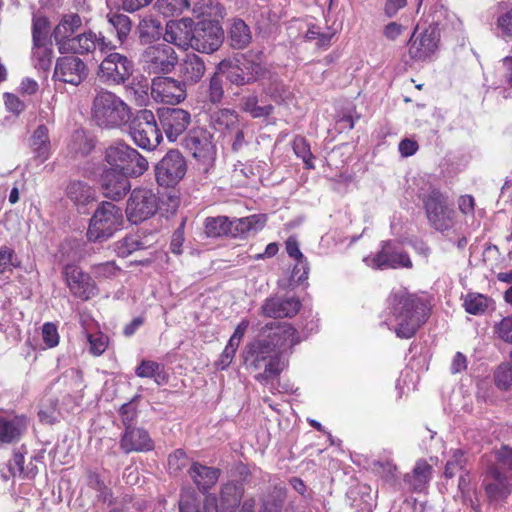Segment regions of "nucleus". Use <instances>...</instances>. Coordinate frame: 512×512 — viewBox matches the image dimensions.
Segmentation results:
<instances>
[{
    "label": "nucleus",
    "mask_w": 512,
    "mask_h": 512,
    "mask_svg": "<svg viewBox=\"0 0 512 512\" xmlns=\"http://www.w3.org/2000/svg\"><path fill=\"white\" fill-rule=\"evenodd\" d=\"M115 47L107 40L101 33L96 34L93 31L84 32L61 44L59 52L61 54L73 53L79 55H86L93 53L99 49L101 53H107Z\"/></svg>",
    "instance_id": "15"
},
{
    "label": "nucleus",
    "mask_w": 512,
    "mask_h": 512,
    "mask_svg": "<svg viewBox=\"0 0 512 512\" xmlns=\"http://www.w3.org/2000/svg\"><path fill=\"white\" fill-rule=\"evenodd\" d=\"M42 337L47 347L52 348L59 343V334L55 324L47 322L42 327Z\"/></svg>",
    "instance_id": "61"
},
{
    "label": "nucleus",
    "mask_w": 512,
    "mask_h": 512,
    "mask_svg": "<svg viewBox=\"0 0 512 512\" xmlns=\"http://www.w3.org/2000/svg\"><path fill=\"white\" fill-rule=\"evenodd\" d=\"M189 6L188 0H157L155 3V8L166 17L178 15Z\"/></svg>",
    "instance_id": "47"
},
{
    "label": "nucleus",
    "mask_w": 512,
    "mask_h": 512,
    "mask_svg": "<svg viewBox=\"0 0 512 512\" xmlns=\"http://www.w3.org/2000/svg\"><path fill=\"white\" fill-rule=\"evenodd\" d=\"M160 370V364L150 360H143L136 368V375L141 378H153Z\"/></svg>",
    "instance_id": "60"
},
{
    "label": "nucleus",
    "mask_w": 512,
    "mask_h": 512,
    "mask_svg": "<svg viewBox=\"0 0 512 512\" xmlns=\"http://www.w3.org/2000/svg\"><path fill=\"white\" fill-rule=\"evenodd\" d=\"M49 21L43 16H34L32 20V41L34 49L39 52L43 46L49 44Z\"/></svg>",
    "instance_id": "38"
},
{
    "label": "nucleus",
    "mask_w": 512,
    "mask_h": 512,
    "mask_svg": "<svg viewBox=\"0 0 512 512\" xmlns=\"http://www.w3.org/2000/svg\"><path fill=\"white\" fill-rule=\"evenodd\" d=\"M62 273L70 292L75 297L88 300L97 294L94 280L77 265L67 264Z\"/></svg>",
    "instance_id": "21"
},
{
    "label": "nucleus",
    "mask_w": 512,
    "mask_h": 512,
    "mask_svg": "<svg viewBox=\"0 0 512 512\" xmlns=\"http://www.w3.org/2000/svg\"><path fill=\"white\" fill-rule=\"evenodd\" d=\"M238 122V114L232 109H218L210 115L211 127L224 135L234 131Z\"/></svg>",
    "instance_id": "33"
},
{
    "label": "nucleus",
    "mask_w": 512,
    "mask_h": 512,
    "mask_svg": "<svg viewBox=\"0 0 512 512\" xmlns=\"http://www.w3.org/2000/svg\"><path fill=\"white\" fill-rule=\"evenodd\" d=\"M53 77L55 80L79 85L87 77L86 64L76 56H65L57 60Z\"/></svg>",
    "instance_id": "23"
},
{
    "label": "nucleus",
    "mask_w": 512,
    "mask_h": 512,
    "mask_svg": "<svg viewBox=\"0 0 512 512\" xmlns=\"http://www.w3.org/2000/svg\"><path fill=\"white\" fill-rule=\"evenodd\" d=\"M129 133L134 143L146 150H153L162 140V134L158 128L156 118L153 112L148 109L137 112L130 123Z\"/></svg>",
    "instance_id": "9"
},
{
    "label": "nucleus",
    "mask_w": 512,
    "mask_h": 512,
    "mask_svg": "<svg viewBox=\"0 0 512 512\" xmlns=\"http://www.w3.org/2000/svg\"><path fill=\"white\" fill-rule=\"evenodd\" d=\"M432 470V466L426 460L419 459L412 472L405 474V485L414 492L424 491L431 480Z\"/></svg>",
    "instance_id": "30"
},
{
    "label": "nucleus",
    "mask_w": 512,
    "mask_h": 512,
    "mask_svg": "<svg viewBox=\"0 0 512 512\" xmlns=\"http://www.w3.org/2000/svg\"><path fill=\"white\" fill-rule=\"evenodd\" d=\"M189 474L198 489L202 492H206L217 483L220 470L218 468L194 463L189 469Z\"/></svg>",
    "instance_id": "31"
},
{
    "label": "nucleus",
    "mask_w": 512,
    "mask_h": 512,
    "mask_svg": "<svg viewBox=\"0 0 512 512\" xmlns=\"http://www.w3.org/2000/svg\"><path fill=\"white\" fill-rule=\"evenodd\" d=\"M364 262L367 266L380 270L412 267L409 255L391 241L383 242L381 250L375 255L365 257Z\"/></svg>",
    "instance_id": "13"
},
{
    "label": "nucleus",
    "mask_w": 512,
    "mask_h": 512,
    "mask_svg": "<svg viewBox=\"0 0 512 512\" xmlns=\"http://www.w3.org/2000/svg\"><path fill=\"white\" fill-rule=\"evenodd\" d=\"M105 54L106 56L101 61L97 71L98 79L108 86L125 83L133 74V61L123 54L112 52V50Z\"/></svg>",
    "instance_id": "10"
},
{
    "label": "nucleus",
    "mask_w": 512,
    "mask_h": 512,
    "mask_svg": "<svg viewBox=\"0 0 512 512\" xmlns=\"http://www.w3.org/2000/svg\"><path fill=\"white\" fill-rule=\"evenodd\" d=\"M495 463L490 467H498L499 471L505 470L512 477V448L502 446L494 453Z\"/></svg>",
    "instance_id": "51"
},
{
    "label": "nucleus",
    "mask_w": 512,
    "mask_h": 512,
    "mask_svg": "<svg viewBox=\"0 0 512 512\" xmlns=\"http://www.w3.org/2000/svg\"><path fill=\"white\" fill-rule=\"evenodd\" d=\"M195 26L194 21L190 18L171 20L166 24L164 40L167 43L187 50L192 47Z\"/></svg>",
    "instance_id": "24"
},
{
    "label": "nucleus",
    "mask_w": 512,
    "mask_h": 512,
    "mask_svg": "<svg viewBox=\"0 0 512 512\" xmlns=\"http://www.w3.org/2000/svg\"><path fill=\"white\" fill-rule=\"evenodd\" d=\"M496 335L507 343H512V315L503 318L495 326Z\"/></svg>",
    "instance_id": "59"
},
{
    "label": "nucleus",
    "mask_w": 512,
    "mask_h": 512,
    "mask_svg": "<svg viewBox=\"0 0 512 512\" xmlns=\"http://www.w3.org/2000/svg\"><path fill=\"white\" fill-rule=\"evenodd\" d=\"M29 421L24 414L0 409V446L19 442L28 429Z\"/></svg>",
    "instance_id": "20"
},
{
    "label": "nucleus",
    "mask_w": 512,
    "mask_h": 512,
    "mask_svg": "<svg viewBox=\"0 0 512 512\" xmlns=\"http://www.w3.org/2000/svg\"><path fill=\"white\" fill-rule=\"evenodd\" d=\"M229 39L233 48L243 49L247 47L252 40L249 26L242 19H234L230 26Z\"/></svg>",
    "instance_id": "36"
},
{
    "label": "nucleus",
    "mask_w": 512,
    "mask_h": 512,
    "mask_svg": "<svg viewBox=\"0 0 512 512\" xmlns=\"http://www.w3.org/2000/svg\"><path fill=\"white\" fill-rule=\"evenodd\" d=\"M30 146L35 156L39 158L41 162L49 158L51 145L46 126L40 125L37 127L30 139Z\"/></svg>",
    "instance_id": "34"
},
{
    "label": "nucleus",
    "mask_w": 512,
    "mask_h": 512,
    "mask_svg": "<svg viewBox=\"0 0 512 512\" xmlns=\"http://www.w3.org/2000/svg\"><path fill=\"white\" fill-rule=\"evenodd\" d=\"M266 73L263 65L262 53L247 51L235 58V63H230L227 71V79L236 86H244L255 83Z\"/></svg>",
    "instance_id": "8"
},
{
    "label": "nucleus",
    "mask_w": 512,
    "mask_h": 512,
    "mask_svg": "<svg viewBox=\"0 0 512 512\" xmlns=\"http://www.w3.org/2000/svg\"><path fill=\"white\" fill-rule=\"evenodd\" d=\"M482 487L487 500L492 505H501L512 492L509 477L499 471L498 467H488L484 473Z\"/></svg>",
    "instance_id": "17"
},
{
    "label": "nucleus",
    "mask_w": 512,
    "mask_h": 512,
    "mask_svg": "<svg viewBox=\"0 0 512 512\" xmlns=\"http://www.w3.org/2000/svg\"><path fill=\"white\" fill-rule=\"evenodd\" d=\"M86 338L89 343V352L94 356L102 355L108 347L109 338L101 331L87 332Z\"/></svg>",
    "instance_id": "49"
},
{
    "label": "nucleus",
    "mask_w": 512,
    "mask_h": 512,
    "mask_svg": "<svg viewBox=\"0 0 512 512\" xmlns=\"http://www.w3.org/2000/svg\"><path fill=\"white\" fill-rule=\"evenodd\" d=\"M91 116L100 128L117 129L130 121L131 110L115 93L100 90L93 99Z\"/></svg>",
    "instance_id": "3"
},
{
    "label": "nucleus",
    "mask_w": 512,
    "mask_h": 512,
    "mask_svg": "<svg viewBox=\"0 0 512 512\" xmlns=\"http://www.w3.org/2000/svg\"><path fill=\"white\" fill-rule=\"evenodd\" d=\"M300 342L297 330L288 323L266 324L258 339L246 347L245 364L256 372L255 379L275 393H288V384H281L279 376L286 363L282 355Z\"/></svg>",
    "instance_id": "1"
},
{
    "label": "nucleus",
    "mask_w": 512,
    "mask_h": 512,
    "mask_svg": "<svg viewBox=\"0 0 512 512\" xmlns=\"http://www.w3.org/2000/svg\"><path fill=\"white\" fill-rule=\"evenodd\" d=\"M149 246L150 244L140 234H131L117 243V253L121 257H127L133 252L146 249Z\"/></svg>",
    "instance_id": "40"
},
{
    "label": "nucleus",
    "mask_w": 512,
    "mask_h": 512,
    "mask_svg": "<svg viewBox=\"0 0 512 512\" xmlns=\"http://www.w3.org/2000/svg\"><path fill=\"white\" fill-rule=\"evenodd\" d=\"M247 232H249V222L246 221L245 217L229 219V237H242Z\"/></svg>",
    "instance_id": "62"
},
{
    "label": "nucleus",
    "mask_w": 512,
    "mask_h": 512,
    "mask_svg": "<svg viewBox=\"0 0 512 512\" xmlns=\"http://www.w3.org/2000/svg\"><path fill=\"white\" fill-rule=\"evenodd\" d=\"M180 512H205L202 501L194 492H184L179 501Z\"/></svg>",
    "instance_id": "50"
},
{
    "label": "nucleus",
    "mask_w": 512,
    "mask_h": 512,
    "mask_svg": "<svg viewBox=\"0 0 512 512\" xmlns=\"http://www.w3.org/2000/svg\"><path fill=\"white\" fill-rule=\"evenodd\" d=\"M66 194L77 205H86L93 200L92 188L83 181H71L66 188Z\"/></svg>",
    "instance_id": "37"
},
{
    "label": "nucleus",
    "mask_w": 512,
    "mask_h": 512,
    "mask_svg": "<svg viewBox=\"0 0 512 512\" xmlns=\"http://www.w3.org/2000/svg\"><path fill=\"white\" fill-rule=\"evenodd\" d=\"M188 465V457L182 449L175 450L168 457V469L171 474H178Z\"/></svg>",
    "instance_id": "54"
},
{
    "label": "nucleus",
    "mask_w": 512,
    "mask_h": 512,
    "mask_svg": "<svg viewBox=\"0 0 512 512\" xmlns=\"http://www.w3.org/2000/svg\"><path fill=\"white\" fill-rule=\"evenodd\" d=\"M120 447L125 453L150 451L154 443L148 432L142 428L128 427L120 440Z\"/></svg>",
    "instance_id": "29"
},
{
    "label": "nucleus",
    "mask_w": 512,
    "mask_h": 512,
    "mask_svg": "<svg viewBox=\"0 0 512 512\" xmlns=\"http://www.w3.org/2000/svg\"><path fill=\"white\" fill-rule=\"evenodd\" d=\"M159 120L169 141L174 142L191 123V115L182 108H163L159 110Z\"/></svg>",
    "instance_id": "22"
},
{
    "label": "nucleus",
    "mask_w": 512,
    "mask_h": 512,
    "mask_svg": "<svg viewBox=\"0 0 512 512\" xmlns=\"http://www.w3.org/2000/svg\"><path fill=\"white\" fill-rule=\"evenodd\" d=\"M489 305V299L482 295L476 293H469L464 299V308L465 311L472 315H480L483 314Z\"/></svg>",
    "instance_id": "46"
},
{
    "label": "nucleus",
    "mask_w": 512,
    "mask_h": 512,
    "mask_svg": "<svg viewBox=\"0 0 512 512\" xmlns=\"http://www.w3.org/2000/svg\"><path fill=\"white\" fill-rule=\"evenodd\" d=\"M466 464V458L464 453L461 450L453 451L450 459L447 461L445 466L444 474L447 478H452L456 475L457 472L463 470Z\"/></svg>",
    "instance_id": "53"
},
{
    "label": "nucleus",
    "mask_w": 512,
    "mask_h": 512,
    "mask_svg": "<svg viewBox=\"0 0 512 512\" xmlns=\"http://www.w3.org/2000/svg\"><path fill=\"white\" fill-rule=\"evenodd\" d=\"M292 147L295 155L304 162L306 169L310 170L315 168L313 163L314 156L311 152L310 144L303 136H296L293 139Z\"/></svg>",
    "instance_id": "44"
},
{
    "label": "nucleus",
    "mask_w": 512,
    "mask_h": 512,
    "mask_svg": "<svg viewBox=\"0 0 512 512\" xmlns=\"http://www.w3.org/2000/svg\"><path fill=\"white\" fill-rule=\"evenodd\" d=\"M390 320L395 323L394 332L398 338L409 339L427 321L429 304L427 300L406 288L393 290L388 299Z\"/></svg>",
    "instance_id": "2"
},
{
    "label": "nucleus",
    "mask_w": 512,
    "mask_h": 512,
    "mask_svg": "<svg viewBox=\"0 0 512 512\" xmlns=\"http://www.w3.org/2000/svg\"><path fill=\"white\" fill-rule=\"evenodd\" d=\"M495 384L498 388L506 390L512 386V367L502 364L494 374Z\"/></svg>",
    "instance_id": "55"
},
{
    "label": "nucleus",
    "mask_w": 512,
    "mask_h": 512,
    "mask_svg": "<svg viewBox=\"0 0 512 512\" xmlns=\"http://www.w3.org/2000/svg\"><path fill=\"white\" fill-rule=\"evenodd\" d=\"M497 25L504 37L512 38V8L498 18Z\"/></svg>",
    "instance_id": "64"
},
{
    "label": "nucleus",
    "mask_w": 512,
    "mask_h": 512,
    "mask_svg": "<svg viewBox=\"0 0 512 512\" xmlns=\"http://www.w3.org/2000/svg\"><path fill=\"white\" fill-rule=\"evenodd\" d=\"M175 67L178 79L187 87L200 82L206 72L204 60L195 53L186 54L180 61L177 60Z\"/></svg>",
    "instance_id": "26"
},
{
    "label": "nucleus",
    "mask_w": 512,
    "mask_h": 512,
    "mask_svg": "<svg viewBox=\"0 0 512 512\" xmlns=\"http://www.w3.org/2000/svg\"><path fill=\"white\" fill-rule=\"evenodd\" d=\"M82 19L76 13L66 14L62 17L58 25L54 28L51 37L54 39L57 47L72 38V35L81 27Z\"/></svg>",
    "instance_id": "32"
},
{
    "label": "nucleus",
    "mask_w": 512,
    "mask_h": 512,
    "mask_svg": "<svg viewBox=\"0 0 512 512\" xmlns=\"http://www.w3.org/2000/svg\"><path fill=\"white\" fill-rule=\"evenodd\" d=\"M244 495V486L240 482H227L221 486L216 501V512H236Z\"/></svg>",
    "instance_id": "28"
},
{
    "label": "nucleus",
    "mask_w": 512,
    "mask_h": 512,
    "mask_svg": "<svg viewBox=\"0 0 512 512\" xmlns=\"http://www.w3.org/2000/svg\"><path fill=\"white\" fill-rule=\"evenodd\" d=\"M14 250L7 246L0 247V273H5L17 266Z\"/></svg>",
    "instance_id": "57"
},
{
    "label": "nucleus",
    "mask_w": 512,
    "mask_h": 512,
    "mask_svg": "<svg viewBox=\"0 0 512 512\" xmlns=\"http://www.w3.org/2000/svg\"><path fill=\"white\" fill-rule=\"evenodd\" d=\"M108 22L116 30L118 40L123 43L132 29V22L127 15L119 13H109L107 15Z\"/></svg>",
    "instance_id": "41"
},
{
    "label": "nucleus",
    "mask_w": 512,
    "mask_h": 512,
    "mask_svg": "<svg viewBox=\"0 0 512 512\" xmlns=\"http://www.w3.org/2000/svg\"><path fill=\"white\" fill-rule=\"evenodd\" d=\"M184 147L195 158L196 169L206 179L214 169L216 159V148L211 133L205 129L191 130L184 140Z\"/></svg>",
    "instance_id": "7"
},
{
    "label": "nucleus",
    "mask_w": 512,
    "mask_h": 512,
    "mask_svg": "<svg viewBox=\"0 0 512 512\" xmlns=\"http://www.w3.org/2000/svg\"><path fill=\"white\" fill-rule=\"evenodd\" d=\"M283 505V498L280 493L267 495L261 504L259 512H280Z\"/></svg>",
    "instance_id": "58"
},
{
    "label": "nucleus",
    "mask_w": 512,
    "mask_h": 512,
    "mask_svg": "<svg viewBox=\"0 0 512 512\" xmlns=\"http://www.w3.org/2000/svg\"><path fill=\"white\" fill-rule=\"evenodd\" d=\"M130 175L115 169H106L101 175V189L104 197L114 201L124 198L131 189Z\"/></svg>",
    "instance_id": "25"
},
{
    "label": "nucleus",
    "mask_w": 512,
    "mask_h": 512,
    "mask_svg": "<svg viewBox=\"0 0 512 512\" xmlns=\"http://www.w3.org/2000/svg\"><path fill=\"white\" fill-rule=\"evenodd\" d=\"M267 94L276 103H282L290 97L289 89L282 83H275L267 89Z\"/></svg>",
    "instance_id": "63"
},
{
    "label": "nucleus",
    "mask_w": 512,
    "mask_h": 512,
    "mask_svg": "<svg viewBox=\"0 0 512 512\" xmlns=\"http://www.w3.org/2000/svg\"><path fill=\"white\" fill-rule=\"evenodd\" d=\"M158 209L156 194L147 188L134 189L128 199L126 215L128 220L137 224L152 217Z\"/></svg>",
    "instance_id": "12"
},
{
    "label": "nucleus",
    "mask_w": 512,
    "mask_h": 512,
    "mask_svg": "<svg viewBox=\"0 0 512 512\" xmlns=\"http://www.w3.org/2000/svg\"><path fill=\"white\" fill-rule=\"evenodd\" d=\"M186 172V160L178 150H169L155 166L156 181L163 187H174Z\"/></svg>",
    "instance_id": "11"
},
{
    "label": "nucleus",
    "mask_w": 512,
    "mask_h": 512,
    "mask_svg": "<svg viewBox=\"0 0 512 512\" xmlns=\"http://www.w3.org/2000/svg\"><path fill=\"white\" fill-rule=\"evenodd\" d=\"M58 401L53 397L45 399L38 412L39 420L45 424H54L59 420Z\"/></svg>",
    "instance_id": "45"
},
{
    "label": "nucleus",
    "mask_w": 512,
    "mask_h": 512,
    "mask_svg": "<svg viewBox=\"0 0 512 512\" xmlns=\"http://www.w3.org/2000/svg\"><path fill=\"white\" fill-rule=\"evenodd\" d=\"M204 226L208 237L229 236V218L226 216L208 217Z\"/></svg>",
    "instance_id": "42"
},
{
    "label": "nucleus",
    "mask_w": 512,
    "mask_h": 512,
    "mask_svg": "<svg viewBox=\"0 0 512 512\" xmlns=\"http://www.w3.org/2000/svg\"><path fill=\"white\" fill-rule=\"evenodd\" d=\"M123 224L122 210L111 202H102L93 213L87 230L92 242H103L111 238Z\"/></svg>",
    "instance_id": "5"
},
{
    "label": "nucleus",
    "mask_w": 512,
    "mask_h": 512,
    "mask_svg": "<svg viewBox=\"0 0 512 512\" xmlns=\"http://www.w3.org/2000/svg\"><path fill=\"white\" fill-rule=\"evenodd\" d=\"M138 34L142 43H150L159 38L161 23L152 16H145L138 25Z\"/></svg>",
    "instance_id": "39"
},
{
    "label": "nucleus",
    "mask_w": 512,
    "mask_h": 512,
    "mask_svg": "<svg viewBox=\"0 0 512 512\" xmlns=\"http://www.w3.org/2000/svg\"><path fill=\"white\" fill-rule=\"evenodd\" d=\"M7 468L11 477L32 478L35 476L34 468H24V454L15 451L13 457L8 461Z\"/></svg>",
    "instance_id": "43"
},
{
    "label": "nucleus",
    "mask_w": 512,
    "mask_h": 512,
    "mask_svg": "<svg viewBox=\"0 0 512 512\" xmlns=\"http://www.w3.org/2000/svg\"><path fill=\"white\" fill-rule=\"evenodd\" d=\"M240 109L249 114L252 118H265L272 114L274 107L271 104H259L258 96L255 94L245 95L240 99Z\"/></svg>",
    "instance_id": "35"
},
{
    "label": "nucleus",
    "mask_w": 512,
    "mask_h": 512,
    "mask_svg": "<svg viewBox=\"0 0 512 512\" xmlns=\"http://www.w3.org/2000/svg\"><path fill=\"white\" fill-rule=\"evenodd\" d=\"M187 89L180 79L156 77L152 80L151 95L157 102L175 105L186 99Z\"/></svg>",
    "instance_id": "19"
},
{
    "label": "nucleus",
    "mask_w": 512,
    "mask_h": 512,
    "mask_svg": "<svg viewBox=\"0 0 512 512\" xmlns=\"http://www.w3.org/2000/svg\"><path fill=\"white\" fill-rule=\"evenodd\" d=\"M224 31L216 21H201L195 26L192 49L200 53H213L220 48Z\"/></svg>",
    "instance_id": "16"
},
{
    "label": "nucleus",
    "mask_w": 512,
    "mask_h": 512,
    "mask_svg": "<svg viewBox=\"0 0 512 512\" xmlns=\"http://www.w3.org/2000/svg\"><path fill=\"white\" fill-rule=\"evenodd\" d=\"M105 161L110 166L131 177H139L148 170V161L136 149L124 142H115L105 150Z\"/></svg>",
    "instance_id": "4"
},
{
    "label": "nucleus",
    "mask_w": 512,
    "mask_h": 512,
    "mask_svg": "<svg viewBox=\"0 0 512 512\" xmlns=\"http://www.w3.org/2000/svg\"><path fill=\"white\" fill-rule=\"evenodd\" d=\"M224 97L223 80L218 73H214L209 80L206 90V101L213 105L221 103Z\"/></svg>",
    "instance_id": "48"
},
{
    "label": "nucleus",
    "mask_w": 512,
    "mask_h": 512,
    "mask_svg": "<svg viewBox=\"0 0 512 512\" xmlns=\"http://www.w3.org/2000/svg\"><path fill=\"white\" fill-rule=\"evenodd\" d=\"M89 485L98 493V498L103 502L111 503V490L100 479L99 475L93 473L89 476Z\"/></svg>",
    "instance_id": "56"
},
{
    "label": "nucleus",
    "mask_w": 512,
    "mask_h": 512,
    "mask_svg": "<svg viewBox=\"0 0 512 512\" xmlns=\"http://www.w3.org/2000/svg\"><path fill=\"white\" fill-rule=\"evenodd\" d=\"M143 67L149 73L167 74L177 64V54L168 44H157L148 46L142 53Z\"/></svg>",
    "instance_id": "14"
},
{
    "label": "nucleus",
    "mask_w": 512,
    "mask_h": 512,
    "mask_svg": "<svg viewBox=\"0 0 512 512\" xmlns=\"http://www.w3.org/2000/svg\"><path fill=\"white\" fill-rule=\"evenodd\" d=\"M415 34L414 32L409 41V55L416 61H425L438 49L439 27L436 24H430L418 36Z\"/></svg>",
    "instance_id": "18"
},
{
    "label": "nucleus",
    "mask_w": 512,
    "mask_h": 512,
    "mask_svg": "<svg viewBox=\"0 0 512 512\" xmlns=\"http://www.w3.org/2000/svg\"><path fill=\"white\" fill-rule=\"evenodd\" d=\"M301 307L296 297H271L264 301L261 309L263 315L270 318H284L295 316Z\"/></svg>",
    "instance_id": "27"
},
{
    "label": "nucleus",
    "mask_w": 512,
    "mask_h": 512,
    "mask_svg": "<svg viewBox=\"0 0 512 512\" xmlns=\"http://www.w3.org/2000/svg\"><path fill=\"white\" fill-rule=\"evenodd\" d=\"M372 470L381 476L385 481L390 482L396 479V465L390 460H375L372 463Z\"/></svg>",
    "instance_id": "52"
},
{
    "label": "nucleus",
    "mask_w": 512,
    "mask_h": 512,
    "mask_svg": "<svg viewBox=\"0 0 512 512\" xmlns=\"http://www.w3.org/2000/svg\"><path fill=\"white\" fill-rule=\"evenodd\" d=\"M429 224L437 231L444 232L454 226V210L449 207L448 197L440 190L431 188L419 194Z\"/></svg>",
    "instance_id": "6"
}]
</instances>
